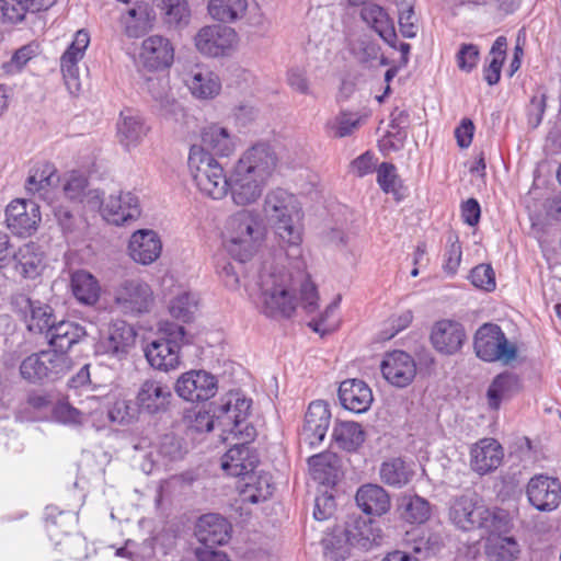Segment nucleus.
Instances as JSON below:
<instances>
[{"label":"nucleus","instance_id":"1","mask_svg":"<svg viewBox=\"0 0 561 561\" xmlns=\"http://www.w3.org/2000/svg\"><path fill=\"white\" fill-rule=\"evenodd\" d=\"M257 290H249L259 310L268 318H290L298 305L312 313L318 308V290L309 279L299 286L300 298H297V286L293 275L274 261H265L259 272Z\"/></svg>","mask_w":561,"mask_h":561},{"label":"nucleus","instance_id":"2","mask_svg":"<svg viewBox=\"0 0 561 561\" xmlns=\"http://www.w3.org/2000/svg\"><path fill=\"white\" fill-rule=\"evenodd\" d=\"M263 210L283 242L299 253L301 229L295 218H299L300 209L296 196L286 190L275 188L266 195Z\"/></svg>","mask_w":561,"mask_h":561},{"label":"nucleus","instance_id":"3","mask_svg":"<svg viewBox=\"0 0 561 561\" xmlns=\"http://www.w3.org/2000/svg\"><path fill=\"white\" fill-rule=\"evenodd\" d=\"M222 239L232 257L240 262L250 260L262 240V231L253 213L242 210L231 215L226 220Z\"/></svg>","mask_w":561,"mask_h":561},{"label":"nucleus","instance_id":"4","mask_svg":"<svg viewBox=\"0 0 561 561\" xmlns=\"http://www.w3.org/2000/svg\"><path fill=\"white\" fill-rule=\"evenodd\" d=\"M187 163L193 181L203 195L217 201L227 196L229 178L224 167L209 152L193 145Z\"/></svg>","mask_w":561,"mask_h":561},{"label":"nucleus","instance_id":"5","mask_svg":"<svg viewBox=\"0 0 561 561\" xmlns=\"http://www.w3.org/2000/svg\"><path fill=\"white\" fill-rule=\"evenodd\" d=\"M252 401L240 392H229L221 398V403L214 410V415L208 412H198L195 417V428L198 432H210L217 421L230 433H242L241 425L247 421Z\"/></svg>","mask_w":561,"mask_h":561},{"label":"nucleus","instance_id":"6","mask_svg":"<svg viewBox=\"0 0 561 561\" xmlns=\"http://www.w3.org/2000/svg\"><path fill=\"white\" fill-rule=\"evenodd\" d=\"M160 332L162 336L147 345L145 356L151 367L168 373L180 366V351L185 343V330L180 324L165 322Z\"/></svg>","mask_w":561,"mask_h":561},{"label":"nucleus","instance_id":"7","mask_svg":"<svg viewBox=\"0 0 561 561\" xmlns=\"http://www.w3.org/2000/svg\"><path fill=\"white\" fill-rule=\"evenodd\" d=\"M69 368L67 354L48 350L25 357L20 365V374L31 383H44L59 379Z\"/></svg>","mask_w":561,"mask_h":561},{"label":"nucleus","instance_id":"8","mask_svg":"<svg viewBox=\"0 0 561 561\" xmlns=\"http://www.w3.org/2000/svg\"><path fill=\"white\" fill-rule=\"evenodd\" d=\"M473 347L477 356L484 362L510 364L517 356V347L511 343L500 325L484 323L474 335Z\"/></svg>","mask_w":561,"mask_h":561},{"label":"nucleus","instance_id":"9","mask_svg":"<svg viewBox=\"0 0 561 561\" xmlns=\"http://www.w3.org/2000/svg\"><path fill=\"white\" fill-rule=\"evenodd\" d=\"M114 304L126 316L147 313L153 305V291L141 279H125L115 288Z\"/></svg>","mask_w":561,"mask_h":561},{"label":"nucleus","instance_id":"10","mask_svg":"<svg viewBox=\"0 0 561 561\" xmlns=\"http://www.w3.org/2000/svg\"><path fill=\"white\" fill-rule=\"evenodd\" d=\"M239 42L237 32L225 25H205L194 36L195 48L204 56L220 57L233 50Z\"/></svg>","mask_w":561,"mask_h":561},{"label":"nucleus","instance_id":"11","mask_svg":"<svg viewBox=\"0 0 561 561\" xmlns=\"http://www.w3.org/2000/svg\"><path fill=\"white\" fill-rule=\"evenodd\" d=\"M449 517L462 530L490 528L493 522L492 512L478 503L473 494L456 497L449 508Z\"/></svg>","mask_w":561,"mask_h":561},{"label":"nucleus","instance_id":"12","mask_svg":"<svg viewBox=\"0 0 561 561\" xmlns=\"http://www.w3.org/2000/svg\"><path fill=\"white\" fill-rule=\"evenodd\" d=\"M174 390L185 401H207L217 393L218 380L206 370H190L178 378Z\"/></svg>","mask_w":561,"mask_h":561},{"label":"nucleus","instance_id":"13","mask_svg":"<svg viewBox=\"0 0 561 561\" xmlns=\"http://www.w3.org/2000/svg\"><path fill=\"white\" fill-rule=\"evenodd\" d=\"M11 305L13 310L23 317L31 332L47 333L55 323L51 307L39 300H32L25 294L14 295Z\"/></svg>","mask_w":561,"mask_h":561},{"label":"nucleus","instance_id":"14","mask_svg":"<svg viewBox=\"0 0 561 561\" xmlns=\"http://www.w3.org/2000/svg\"><path fill=\"white\" fill-rule=\"evenodd\" d=\"M89 44V33L84 30H80L76 33L72 43L60 58V68L65 84L72 95H78L82 89L78 62L83 58Z\"/></svg>","mask_w":561,"mask_h":561},{"label":"nucleus","instance_id":"15","mask_svg":"<svg viewBox=\"0 0 561 561\" xmlns=\"http://www.w3.org/2000/svg\"><path fill=\"white\" fill-rule=\"evenodd\" d=\"M526 494L529 503L536 510L552 512L561 503V483L557 478L536 474L528 481Z\"/></svg>","mask_w":561,"mask_h":561},{"label":"nucleus","instance_id":"16","mask_svg":"<svg viewBox=\"0 0 561 561\" xmlns=\"http://www.w3.org/2000/svg\"><path fill=\"white\" fill-rule=\"evenodd\" d=\"M175 49L171 41L154 34L145 38L139 49V62L149 71L168 69L174 61Z\"/></svg>","mask_w":561,"mask_h":561},{"label":"nucleus","instance_id":"17","mask_svg":"<svg viewBox=\"0 0 561 561\" xmlns=\"http://www.w3.org/2000/svg\"><path fill=\"white\" fill-rule=\"evenodd\" d=\"M330 421L331 412L329 405L321 400L311 402L299 433L300 443L306 444L309 448L318 446L327 435Z\"/></svg>","mask_w":561,"mask_h":561},{"label":"nucleus","instance_id":"18","mask_svg":"<svg viewBox=\"0 0 561 561\" xmlns=\"http://www.w3.org/2000/svg\"><path fill=\"white\" fill-rule=\"evenodd\" d=\"M277 165V157L272 148L259 142L245 150L233 167L245 171L267 183Z\"/></svg>","mask_w":561,"mask_h":561},{"label":"nucleus","instance_id":"19","mask_svg":"<svg viewBox=\"0 0 561 561\" xmlns=\"http://www.w3.org/2000/svg\"><path fill=\"white\" fill-rule=\"evenodd\" d=\"M380 370L382 377L390 385L405 388L416 376V363L410 354L403 351H393L385 354Z\"/></svg>","mask_w":561,"mask_h":561},{"label":"nucleus","instance_id":"20","mask_svg":"<svg viewBox=\"0 0 561 561\" xmlns=\"http://www.w3.org/2000/svg\"><path fill=\"white\" fill-rule=\"evenodd\" d=\"M39 221V207L34 202L14 199L5 208L7 226L18 236H31Z\"/></svg>","mask_w":561,"mask_h":561},{"label":"nucleus","instance_id":"21","mask_svg":"<svg viewBox=\"0 0 561 561\" xmlns=\"http://www.w3.org/2000/svg\"><path fill=\"white\" fill-rule=\"evenodd\" d=\"M266 184L265 181L236 167L232 168L229 175V192L237 206H249L256 203Z\"/></svg>","mask_w":561,"mask_h":561},{"label":"nucleus","instance_id":"22","mask_svg":"<svg viewBox=\"0 0 561 561\" xmlns=\"http://www.w3.org/2000/svg\"><path fill=\"white\" fill-rule=\"evenodd\" d=\"M470 467L480 476L496 470L504 458L501 444L494 438H481L470 447Z\"/></svg>","mask_w":561,"mask_h":561},{"label":"nucleus","instance_id":"23","mask_svg":"<svg viewBox=\"0 0 561 561\" xmlns=\"http://www.w3.org/2000/svg\"><path fill=\"white\" fill-rule=\"evenodd\" d=\"M171 399L172 391L169 385L153 378L141 382L136 397L139 409L149 414L167 411Z\"/></svg>","mask_w":561,"mask_h":561},{"label":"nucleus","instance_id":"24","mask_svg":"<svg viewBox=\"0 0 561 561\" xmlns=\"http://www.w3.org/2000/svg\"><path fill=\"white\" fill-rule=\"evenodd\" d=\"M128 254L141 265L156 262L162 252V242L158 233L151 229L135 231L128 242Z\"/></svg>","mask_w":561,"mask_h":561},{"label":"nucleus","instance_id":"25","mask_svg":"<svg viewBox=\"0 0 561 561\" xmlns=\"http://www.w3.org/2000/svg\"><path fill=\"white\" fill-rule=\"evenodd\" d=\"M140 213L138 197L130 192L110 195L103 208L106 220L117 226L136 220Z\"/></svg>","mask_w":561,"mask_h":561},{"label":"nucleus","instance_id":"26","mask_svg":"<svg viewBox=\"0 0 561 561\" xmlns=\"http://www.w3.org/2000/svg\"><path fill=\"white\" fill-rule=\"evenodd\" d=\"M344 534L350 546L362 550H370L382 541V530L379 525L362 517L348 522Z\"/></svg>","mask_w":561,"mask_h":561},{"label":"nucleus","instance_id":"27","mask_svg":"<svg viewBox=\"0 0 561 561\" xmlns=\"http://www.w3.org/2000/svg\"><path fill=\"white\" fill-rule=\"evenodd\" d=\"M137 332L135 328L123 320L113 321L107 335L101 341L104 353L122 358L135 345Z\"/></svg>","mask_w":561,"mask_h":561},{"label":"nucleus","instance_id":"28","mask_svg":"<svg viewBox=\"0 0 561 561\" xmlns=\"http://www.w3.org/2000/svg\"><path fill=\"white\" fill-rule=\"evenodd\" d=\"M339 399L344 409L354 413L366 412L373 401V391L360 379H346L339 387Z\"/></svg>","mask_w":561,"mask_h":561},{"label":"nucleus","instance_id":"29","mask_svg":"<svg viewBox=\"0 0 561 561\" xmlns=\"http://www.w3.org/2000/svg\"><path fill=\"white\" fill-rule=\"evenodd\" d=\"M184 81L191 93L202 100L214 99L221 90L219 77L204 65L192 67Z\"/></svg>","mask_w":561,"mask_h":561},{"label":"nucleus","instance_id":"30","mask_svg":"<svg viewBox=\"0 0 561 561\" xmlns=\"http://www.w3.org/2000/svg\"><path fill=\"white\" fill-rule=\"evenodd\" d=\"M231 525L218 514H206L199 517L195 535L205 546H222L230 539Z\"/></svg>","mask_w":561,"mask_h":561},{"label":"nucleus","instance_id":"31","mask_svg":"<svg viewBox=\"0 0 561 561\" xmlns=\"http://www.w3.org/2000/svg\"><path fill=\"white\" fill-rule=\"evenodd\" d=\"M124 34L129 38H139L150 32L156 22V13L147 2H136L122 15Z\"/></svg>","mask_w":561,"mask_h":561},{"label":"nucleus","instance_id":"32","mask_svg":"<svg viewBox=\"0 0 561 561\" xmlns=\"http://www.w3.org/2000/svg\"><path fill=\"white\" fill-rule=\"evenodd\" d=\"M463 327L453 320H440L435 323L431 341L433 346L440 353L455 354L458 352L465 340Z\"/></svg>","mask_w":561,"mask_h":561},{"label":"nucleus","instance_id":"33","mask_svg":"<svg viewBox=\"0 0 561 561\" xmlns=\"http://www.w3.org/2000/svg\"><path fill=\"white\" fill-rule=\"evenodd\" d=\"M355 500L357 506L367 515L381 516L389 512V493L379 484L366 483L358 488Z\"/></svg>","mask_w":561,"mask_h":561},{"label":"nucleus","instance_id":"34","mask_svg":"<svg viewBox=\"0 0 561 561\" xmlns=\"http://www.w3.org/2000/svg\"><path fill=\"white\" fill-rule=\"evenodd\" d=\"M257 463V455L247 444L234 445L221 458L222 470L232 477L248 476Z\"/></svg>","mask_w":561,"mask_h":561},{"label":"nucleus","instance_id":"35","mask_svg":"<svg viewBox=\"0 0 561 561\" xmlns=\"http://www.w3.org/2000/svg\"><path fill=\"white\" fill-rule=\"evenodd\" d=\"M142 117L131 108L121 112L117 121V138L121 145L129 149L140 144L147 134Z\"/></svg>","mask_w":561,"mask_h":561},{"label":"nucleus","instance_id":"36","mask_svg":"<svg viewBox=\"0 0 561 561\" xmlns=\"http://www.w3.org/2000/svg\"><path fill=\"white\" fill-rule=\"evenodd\" d=\"M414 476V462L402 457L389 458L379 467L380 481L390 488L401 489L408 485Z\"/></svg>","mask_w":561,"mask_h":561},{"label":"nucleus","instance_id":"37","mask_svg":"<svg viewBox=\"0 0 561 561\" xmlns=\"http://www.w3.org/2000/svg\"><path fill=\"white\" fill-rule=\"evenodd\" d=\"M14 268L24 278L34 279L38 277L44 267V252L34 242H28L19 248L13 254Z\"/></svg>","mask_w":561,"mask_h":561},{"label":"nucleus","instance_id":"38","mask_svg":"<svg viewBox=\"0 0 561 561\" xmlns=\"http://www.w3.org/2000/svg\"><path fill=\"white\" fill-rule=\"evenodd\" d=\"M201 137L202 145L198 146L213 157L214 154L229 157L236 149L233 138L228 129L218 124L204 127Z\"/></svg>","mask_w":561,"mask_h":561},{"label":"nucleus","instance_id":"39","mask_svg":"<svg viewBox=\"0 0 561 561\" xmlns=\"http://www.w3.org/2000/svg\"><path fill=\"white\" fill-rule=\"evenodd\" d=\"M85 335V330L80 324L72 321H60L46 333L53 351L66 354L71 346L78 343Z\"/></svg>","mask_w":561,"mask_h":561},{"label":"nucleus","instance_id":"40","mask_svg":"<svg viewBox=\"0 0 561 561\" xmlns=\"http://www.w3.org/2000/svg\"><path fill=\"white\" fill-rule=\"evenodd\" d=\"M309 471L321 484H335L340 473V459L331 451H323L308 458Z\"/></svg>","mask_w":561,"mask_h":561},{"label":"nucleus","instance_id":"41","mask_svg":"<svg viewBox=\"0 0 561 561\" xmlns=\"http://www.w3.org/2000/svg\"><path fill=\"white\" fill-rule=\"evenodd\" d=\"M58 180L57 169L53 163L37 162L28 172L25 190L32 195L44 196L49 187L57 184Z\"/></svg>","mask_w":561,"mask_h":561},{"label":"nucleus","instance_id":"42","mask_svg":"<svg viewBox=\"0 0 561 561\" xmlns=\"http://www.w3.org/2000/svg\"><path fill=\"white\" fill-rule=\"evenodd\" d=\"M244 484L240 490V497L243 503L257 504L266 501L274 491L272 478L268 473L243 476Z\"/></svg>","mask_w":561,"mask_h":561},{"label":"nucleus","instance_id":"43","mask_svg":"<svg viewBox=\"0 0 561 561\" xmlns=\"http://www.w3.org/2000/svg\"><path fill=\"white\" fill-rule=\"evenodd\" d=\"M153 2L169 30H179L188 25L191 10L186 0H153Z\"/></svg>","mask_w":561,"mask_h":561},{"label":"nucleus","instance_id":"44","mask_svg":"<svg viewBox=\"0 0 561 561\" xmlns=\"http://www.w3.org/2000/svg\"><path fill=\"white\" fill-rule=\"evenodd\" d=\"M71 289L77 300L83 305L93 306L100 299V284L87 271H77L71 275Z\"/></svg>","mask_w":561,"mask_h":561},{"label":"nucleus","instance_id":"45","mask_svg":"<svg viewBox=\"0 0 561 561\" xmlns=\"http://www.w3.org/2000/svg\"><path fill=\"white\" fill-rule=\"evenodd\" d=\"M332 437L340 448L355 451L365 442V432L357 422L341 421L334 425Z\"/></svg>","mask_w":561,"mask_h":561},{"label":"nucleus","instance_id":"46","mask_svg":"<svg viewBox=\"0 0 561 561\" xmlns=\"http://www.w3.org/2000/svg\"><path fill=\"white\" fill-rule=\"evenodd\" d=\"M88 401L91 403L90 409H77L68 402L60 401L53 408V417L62 424H83L89 416L98 411L100 405V401L95 397H88Z\"/></svg>","mask_w":561,"mask_h":561},{"label":"nucleus","instance_id":"47","mask_svg":"<svg viewBox=\"0 0 561 561\" xmlns=\"http://www.w3.org/2000/svg\"><path fill=\"white\" fill-rule=\"evenodd\" d=\"M398 511L401 518L410 524H423L431 516L430 503L419 495H402L399 499Z\"/></svg>","mask_w":561,"mask_h":561},{"label":"nucleus","instance_id":"48","mask_svg":"<svg viewBox=\"0 0 561 561\" xmlns=\"http://www.w3.org/2000/svg\"><path fill=\"white\" fill-rule=\"evenodd\" d=\"M248 9V0H209V15L222 23H233L242 19Z\"/></svg>","mask_w":561,"mask_h":561},{"label":"nucleus","instance_id":"49","mask_svg":"<svg viewBox=\"0 0 561 561\" xmlns=\"http://www.w3.org/2000/svg\"><path fill=\"white\" fill-rule=\"evenodd\" d=\"M519 390V380L517 376L510 373L497 375L488 389L489 405L497 410L501 402L510 399Z\"/></svg>","mask_w":561,"mask_h":561},{"label":"nucleus","instance_id":"50","mask_svg":"<svg viewBox=\"0 0 561 561\" xmlns=\"http://www.w3.org/2000/svg\"><path fill=\"white\" fill-rule=\"evenodd\" d=\"M362 19L375 30L387 43L392 45L396 38L394 28L387 12L375 3L365 4L360 11Z\"/></svg>","mask_w":561,"mask_h":561},{"label":"nucleus","instance_id":"51","mask_svg":"<svg viewBox=\"0 0 561 561\" xmlns=\"http://www.w3.org/2000/svg\"><path fill=\"white\" fill-rule=\"evenodd\" d=\"M485 553L490 561H515L520 546L513 537H494L488 540Z\"/></svg>","mask_w":561,"mask_h":561},{"label":"nucleus","instance_id":"52","mask_svg":"<svg viewBox=\"0 0 561 561\" xmlns=\"http://www.w3.org/2000/svg\"><path fill=\"white\" fill-rule=\"evenodd\" d=\"M507 49V39L505 36H499L490 49V61L483 67V77L489 85H494L500 81L501 69L505 60Z\"/></svg>","mask_w":561,"mask_h":561},{"label":"nucleus","instance_id":"53","mask_svg":"<svg viewBox=\"0 0 561 561\" xmlns=\"http://www.w3.org/2000/svg\"><path fill=\"white\" fill-rule=\"evenodd\" d=\"M362 118L356 113L341 112L327 126L334 137L343 138L352 135L360 126Z\"/></svg>","mask_w":561,"mask_h":561},{"label":"nucleus","instance_id":"54","mask_svg":"<svg viewBox=\"0 0 561 561\" xmlns=\"http://www.w3.org/2000/svg\"><path fill=\"white\" fill-rule=\"evenodd\" d=\"M377 183L386 194L398 195L402 187L401 180L394 164L382 162L376 170Z\"/></svg>","mask_w":561,"mask_h":561},{"label":"nucleus","instance_id":"55","mask_svg":"<svg viewBox=\"0 0 561 561\" xmlns=\"http://www.w3.org/2000/svg\"><path fill=\"white\" fill-rule=\"evenodd\" d=\"M169 310L173 318L190 322L196 310V301L190 293H182L171 300Z\"/></svg>","mask_w":561,"mask_h":561},{"label":"nucleus","instance_id":"56","mask_svg":"<svg viewBox=\"0 0 561 561\" xmlns=\"http://www.w3.org/2000/svg\"><path fill=\"white\" fill-rule=\"evenodd\" d=\"M30 9L28 0H0V20L12 24L21 22Z\"/></svg>","mask_w":561,"mask_h":561},{"label":"nucleus","instance_id":"57","mask_svg":"<svg viewBox=\"0 0 561 561\" xmlns=\"http://www.w3.org/2000/svg\"><path fill=\"white\" fill-rule=\"evenodd\" d=\"M107 415L113 423L129 424L137 416V408L131 401L119 399L108 409Z\"/></svg>","mask_w":561,"mask_h":561},{"label":"nucleus","instance_id":"58","mask_svg":"<svg viewBox=\"0 0 561 561\" xmlns=\"http://www.w3.org/2000/svg\"><path fill=\"white\" fill-rule=\"evenodd\" d=\"M462 256L461 244L458 237L450 236L447 241L446 250L444 253L443 268L446 274L455 275L460 265Z\"/></svg>","mask_w":561,"mask_h":561},{"label":"nucleus","instance_id":"59","mask_svg":"<svg viewBox=\"0 0 561 561\" xmlns=\"http://www.w3.org/2000/svg\"><path fill=\"white\" fill-rule=\"evenodd\" d=\"M88 191V179L78 173L71 172L64 184V193L66 197L72 202H83L85 192Z\"/></svg>","mask_w":561,"mask_h":561},{"label":"nucleus","instance_id":"60","mask_svg":"<svg viewBox=\"0 0 561 561\" xmlns=\"http://www.w3.org/2000/svg\"><path fill=\"white\" fill-rule=\"evenodd\" d=\"M148 90L167 113L175 114L178 111H181V107L175 100L169 96L167 87L163 84L162 80H149Z\"/></svg>","mask_w":561,"mask_h":561},{"label":"nucleus","instance_id":"61","mask_svg":"<svg viewBox=\"0 0 561 561\" xmlns=\"http://www.w3.org/2000/svg\"><path fill=\"white\" fill-rule=\"evenodd\" d=\"M470 279L474 287L485 291H492L495 288V274L491 265L480 264L472 268Z\"/></svg>","mask_w":561,"mask_h":561},{"label":"nucleus","instance_id":"62","mask_svg":"<svg viewBox=\"0 0 561 561\" xmlns=\"http://www.w3.org/2000/svg\"><path fill=\"white\" fill-rule=\"evenodd\" d=\"M242 263L240 261L238 264L225 262L218 268L221 282L230 290H238L240 288V272L243 270Z\"/></svg>","mask_w":561,"mask_h":561},{"label":"nucleus","instance_id":"63","mask_svg":"<svg viewBox=\"0 0 561 561\" xmlns=\"http://www.w3.org/2000/svg\"><path fill=\"white\" fill-rule=\"evenodd\" d=\"M157 453L162 459L170 461L182 458L181 445L172 434H167L161 437L157 446Z\"/></svg>","mask_w":561,"mask_h":561},{"label":"nucleus","instance_id":"64","mask_svg":"<svg viewBox=\"0 0 561 561\" xmlns=\"http://www.w3.org/2000/svg\"><path fill=\"white\" fill-rule=\"evenodd\" d=\"M479 48L473 44H463L457 53L456 59L460 70L470 72L478 64Z\"/></svg>","mask_w":561,"mask_h":561}]
</instances>
